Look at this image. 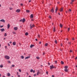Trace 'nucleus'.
<instances>
[{
  "mask_svg": "<svg viewBox=\"0 0 77 77\" xmlns=\"http://www.w3.org/2000/svg\"><path fill=\"white\" fill-rule=\"evenodd\" d=\"M13 33H14V34H16V32H14V31H13L12 32Z\"/></svg>",
  "mask_w": 77,
  "mask_h": 77,
  "instance_id": "obj_33",
  "label": "nucleus"
},
{
  "mask_svg": "<svg viewBox=\"0 0 77 77\" xmlns=\"http://www.w3.org/2000/svg\"><path fill=\"white\" fill-rule=\"evenodd\" d=\"M63 45V44H62V43H61L60 45V46L62 47V46Z\"/></svg>",
  "mask_w": 77,
  "mask_h": 77,
  "instance_id": "obj_44",
  "label": "nucleus"
},
{
  "mask_svg": "<svg viewBox=\"0 0 77 77\" xmlns=\"http://www.w3.org/2000/svg\"><path fill=\"white\" fill-rule=\"evenodd\" d=\"M49 18H50V19H51V16L50 15L49 16Z\"/></svg>",
  "mask_w": 77,
  "mask_h": 77,
  "instance_id": "obj_39",
  "label": "nucleus"
},
{
  "mask_svg": "<svg viewBox=\"0 0 77 77\" xmlns=\"http://www.w3.org/2000/svg\"><path fill=\"white\" fill-rule=\"evenodd\" d=\"M31 2V0H29V2L30 3V2Z\"/></svg>",
  "mask_w": 77,
  "mask_h": 77,
  "instance_id": "obj_61",
  "label": "nucleus"
},
{
  "mask_svg": "<svg viewBox=\"0 0 77 77\" xmlns=\"http://www.w3.org/2000/svg\"><path fill=\"white\" fill-rule=\"evenodd\" d=\"M60 26L61 28H62V27L63 26V25H62V24H60Z\"/></svg>",
  "mask_w": 77,
  "mask_h": 77,
  "instance_id": "obj_19",
  "label": "nucleus"
},
{
  "mask_svg": "<svg viewBox=\"0 0 77 77\" xmlns=\"http://www.w3.org/2000/svg\"><path fill=\"white\" fill-rule=\"evenodd\" d=\"M32 72H33V73H35V70H33V71H32Z\"/></svg>",
  "mask_w": 77,
  "mask_h": 77,
  "instance_id": "obj_43",
  "label": "nucleus"
},
{
  "mask_svg": "<svg viewBox=\"0 0 77 77\" xmlns=\"http://www.w3.org/2000/svg\"><path fill=\"white\" fill-rule=\"evenodd\" d=\"M26 12H27L28 13H29V12H30V11H29V10H26Z\"/></svg>",
  "mask_w": 77,
  "mask_h": 77,
  "instance_id": "obj_25",
  "label": "nucleus"
},
{
  "mask_svg": "<svg viewBox=\"0 0 77 77\" xmlns=\"http://www.w3.org/2000/svg\"><path fill=\"white\" fill-rule=\"evenodd\" d=\"M2 77H6V76H3Z\"/></svg>",
  "mask_w": 77,
  "mask_h": 77,
  "instance_id": "obj_62",
  "label": "nucleus"
},
{
  "mask_svg": "<svg viewBox=\"0 0 77 77\" xmlns=\"http://www.w3.org/2000/svg\"><path fill=\"white\" fill-rule=\"evenodd\" d=\"M1 32H3L5 31V30L4 29L2 28L1 29Z\"/></svg>",
  "mask_w": 77,
  "mask_h": 77,
  "instance_id": "obj_7",
  "label": "nucleus"
},
{
  "mask_svg": "<svg viewBox=\"0 0 77 77\" xmlns=\"http://www.w3.org/2000/svg\"><path fill=\"white\" fill-rule=\"evenodd\" d=\"M51 11L52 13H53V12H54V10L53 9V8L51 10Z\"/></svg>",
  "mask_w": 77,
  "mask_h": 77,
  "instance_id": "obj_14",
  "label": "nucleus"
},
{
  "mask_svg": "<svg viewBox=\"0 0 77 77\" xmlns=\"http://www.w3.org/2000/svg\"><path fill=\"white\" fill-rule=\"evenodd\" d=\"M5 57L6 59H7L8 60L9 59H10V57L9 56H8V55H5Z\"/></svg>",
  "mask_w": 77,
  "mask_h": 77,
  "instance_id": "obj_2",
  "label": "nucleus"
},
{
  "mask_svg": "<svg viewBox=\"0 0 77 77\" xmlns=\"http://www.w3.org/2000/svg\"><path fill=\"white\" fill-rule=\"evenodd\" d=\"M9 27H10V24H8V29H9Z\"/></svg>",
  "mask_w": 77,
  "mask_h": 77,
  "instance_id": "obj_13",
  "label": "nucleus"
},
{
  "mask_svg": "<svg viewBox=\"0 0 77 77\" xmlns=\"http://www.w3.org/2000/svg\"><path fill=\"white\" fill-rule=\"evenodd\" d=\"M48 65H50V63H48Z\"/></svg>",
  "mask_w": 77,
  "mask_h": 77,
  "instance_id": "obj_51",
  "label": "nucleus"
},
{
  "mask_svg": "<svg viewBox=\"0 0 77 77\" xmlns=\"http://www.w3.org/2000/svg\"><path fill=\"white\" fill-rule=\"evenodd\" d=\"M57 61H55V63H57Z\"/></svg>",
  "mask_w": 77,
  "mask_h": 77,
  "instance_id": "obj_49",
  "label": "nucleus"
},
{
  "mask_svg": "<svg viewBox=\"0 0 77 77\" xmlns=\"http://www.w3.org/2000/svg\"><path fill=\"white\" fill-rule=\"evenodd\" d=\"M14 30H15L16 31L17 30H18V27H14Z\"/></svg>",
  "mask_w": 77,
  "mask_h": 77,
  "instance_id": "obj_5",
  "label": "nucleus"
},
{
  "mask_svg": "<svg viewBox=\"0 0 77 77\" xmlns=\"http://www.w3.org/2000/svg\"><path fill=\"white\" fill-rule=\"evenodd\" d=\"M18 71H19V72H21V70L20 69H19Z\"/></svg>",
  "mask_w": 77,
  "mask_h": 77,
  "instance_id": "obj_30",
  "label": "nucleus"
},
{
  "mask_svg": "<svg viewBox=\"0 0 77 77\" xmlns=\"http://www.w3.org/2000/svg\"><path fill=\"white\" fill-rule=\"evenodd\" d=\"M38 38H40V35L39 34L38 35Z\"/></svg>",
  "mask_w": 77,
  "mask_h": 77,
  "instance_id": "obj_38",
  "label": "nucleus"
},
{
  "mask_svg": "<svg viewBox=\"0 0 77 77\" xmlns=\"http://www.w3.org/2000/svg\"><path fill=\"white\" fill-rule=\"evenodd\" d=\"M36 74H35L34 75V76H36Z\"/></svg>",
  "mask_w": 77,
  "mask_h": 77,
  "instance_id": "obj_46",
  "label": "nucleus"
},
{
  "mask_svg": "<svg viewBox=\"0 0 77 77\" xmlns=\"http://www.w3.org/2000/svg\"><path fill=\"white\" fill-rule=\"evenodd\" d=\"M39 74H40V72L39 71H38L37 73V75H39Z\"/></svg>",
  "mask_w": 77,
  "mask_h": 77,
  "instance_id": "obj_22",
  "label": "nucleus"
},
{
  "mask_svg": "<svg viewBox=\"0 0 77 77\" xmlns=\"http://www.w3.org/2000/svg\"><path fill=\"white\" fill-rule=\"evenodd\" d=\"M44 54H45V53L43 52V55H44Z\"/></svg>",
  "mask_w": 77,
  "mask_h": 77,
  "instance_id": "obj_54",
  "label": "nucleus"
},
{
  "mask_svg": "<svg viewBox=\"0 0 77 77\" xmlns=\"http://www.w3.org/2000/svg\"><path fill=\"white\" fill-rule=\"evenodd\" d=\"M75 59H77V57H75Z\"/></svg>",
  "mask_w": 77,
  "mask_h": 77,
  "instance_id": "obj_59",
  "label": "nucleus"
},
{
  "mask_svg": "<svg viewBox=\"0 0 77 77\" xmlns=\"http://www.w3.org/2000/svg\"><path fill=\"white\" fill-rule=\"evenodd\" d=\"M8 46H10V44H9V43H8Z\"/></svg>",
  "mask_w": 77,
  "mask_h": 77,
  "instance_id": "obj_47",
  "label": "nucleus"
},
{
  "mask_svg": "<svg viewBox=\"0 0 77 77\" xmlns=\"http://www.w3.org/2000/svg\"><path fill=\"white\" fill-rule=\"evenodd\" d=\"M72 40H74V38H72Z\"/></svg>",
  "mask_w": 77,
  "mask_h": 77,
  "instance_id": "obj_58",
  "label": "nucleus"
},
{
  "mask_svg": "<svg viewBox=\"0 0 77 77\" xmlns=\"http://www.w3.org/2000/svg\"><path fill=\"white\" fill-rule=\"evenodd\" d=\"M34 27H35V25L34 24H32H32H30V27L31 29H32V28Z\"/></svg>",
  "mask_w": 77,
  "mask_h": 77,
  "instance_id": "obj_3",
  "label": "nucleus"
},
{
  "mask_svg": "<svg viewBox=\"0 0 77 77\" xmlns=\"http://www.w3.org/2000/svg\"><path fill=\"white\" fill-rule=\"evenodd\" d=\"M8 63H11V61H10V60H8Z\"/></svg>",
  "mask_w": 77,
  "mask_h": 77,
  "instance_id": "obj_34",
  "label": "nucleus"
},
{
  "mask_svg": "<svg viewBox=\"0 0 77 77\" xmlns=\"http://www.w3.org/2000/svg\"><path fill=\"white\" fill-rule=\"evenodd\" d=\"M71 9H69V12H71Z\"/></svg>",
  "mask_w": 77,
  "mask_h": 77,
  "instance_id": "obj_31",
  "label": "nucleus"
},
{
  "mask_svg": "<svg viewBox=\"0 0 77 77\" xmlns=\"http://www.w3.org/2000/svg\"><path fill=\"white\" fill-rule=\"evenodd\" d=\"M0 68H3V65L1 64L0 66Z\"/></svg>",
  "mask_w": 77,
  "mask_h": 77,
  "instance_id": "obj_21",
  "label": "nucleus"
},
{
  "mask_svg": "<svg viewBox=\"0 0 77 77\" xmlns=\"http://www.w3.org/2000/svg\"><path fill=\"white\" fill-rule=\"evenodd\" d=\"M12 67H15V65H12Z\"/></svg>",
  "mask_w": 77,
  "mask_h": 77,
  "instance_id": "obj_37",
  "label": "nucleus"
},
{
  "mask_svg": "<svg viewBox=\"0 0 77 77\" xmlns=\"http://www.w3.org/2000/svg\"><path fill=\"white\" fill-rule=\"evenodd\" d=\"M20 11H21V10H20V9H17L16 11V12H17L18 13H19V12H20Z\"/></svg>",
  "mask_w": 77,
  "mask_h": 77,
  "instance_id": "obj_6",
  "label": "nucleus"
},
{
  "mask_svg": "<svg viewBox=\"0 0 77 77\" xmlns=\"http://www.w3.org/2000/svg\"><path fill=\"white\" fill-rule=\"evenodd\" d=\"M30 17L31 18H32L33 17V16L32 14H31L30 15Z\"/></svg>",
  "mask_w": 77,
  "mask_h": 77,
  "instance_id": "obj_20",
  "label": "nucleus"
},
{
  "mask_svg": "<svg viewBox=\"0 0 77 77\" xmlns=\"http://www.w3.org/2000/svg\"><path fill=\"white\" fill-rule=\"evenodd\" d=\"M74 0H72V2H74Z\"/></svg>",
  "mask_w": 77,
  "mask_h": 77,
  "instance_id": "obj_53",
  "label": "nucleus"
},
{
  "mask_svg": "<svg viewBox=\"0 0 77 77\" xmlns=\"http://www.w3.org/2000/svg\"><path fill=\"white\" fill-rule=\"evenodd\" d=\"M9 9L10 10H12V8H10Z\"/></svg>",
  "mask_w": 77,
  "mask_h": 77,
  "instance_id": "obj_41",
  "label": "nucleus"
},
{
  "mask_svg": "<svg viewBox=\"0 0 77 77\" xmlns=\"http://www.w3.org/2000/svg\"><path fill=\"white\" fill-rule=\"evenodd\" d=\"M70 52H72V51L71 50H70Z\"/></svg>",
  "mask_w": 77,
  "mask_h": 77,
  "instance_id": "obj_64",
  "label": "nucleus"
},
{
  "mask_svg": "<svg viewBox=\"0 0 77 77\" xmlns=\"http://www.w3.org/2000/svg\"><path fill=\"white\" fill-rule=\"evenodd\" d=\"M7 75L8 77H10V76H11V74L9 73H8L7 74Z\"/></svg>",
  "mask_w": 77,
  "mask_h": 77,
  "instance_id": "obj_10",
  "label": "nucleus"
},
{
  "mask_svg": "<svg viewBox=\"0 0 77 77\" xmlns=\"http://www.w3.org/2000/svg\"><path fill=\"white\" fill-rule=\"evenodd\" d=\"M36 58L37 59H39L40 58H39V57H36Z\"/></svg>",
  "mask_w": 77,
  "mask_h": 77,
  "instance_id": "obj_27",
  "label": "nucleus"
},
{
  "mask_svg": "<svg viewBox=\"0 0 77 77\" xmlns=\"http://www.w3.org/2000/svg\"><path fill=\"white\" fill-rule=\"evenodd\" d=\"M23 4H20L21 6H23Z\"/></svg>",
  "mask_w": 77,
  "mask_h": 77,
  "instance_id": "obj_52",
  "label": "nucleus"
},
{
  "mask_svg": "<svg viewBox=\"0 0 77 77\" xmlns=\"http://www.w3.org/2000/svg\"><path fill=\"white\" fill-rule=\"evenodd\" d=\"M57 10H58V9H57V7H56L55 9V13H57Z\"/></svg>",
  "mask_w": 77,
  "mask_h": 77,
  "instance_id": "obj_18",
  "label": "nucleus"
},
{
  "mask_svg": "<svg viewBox=\"0 0 77 77\" xmlns=\"http://www.w3.org/2000/svg\"><path fill=\"white\" fill-rule=\"evenodd\" d=\"M46 73L48 75V71H46Z\"/></svg>",
  "mask_w": 77,
  "mask_h": 77,
  "instance_id": "obj_40",
  "label": "nucleus"
},
{
  "mask_svg": "<svg viewBox=\"0 0 77 77\" xmlns=\"http://www.w3.org/2000/svg\"><path fill=\"white\" fill-rule=\"evenodd\" d=\"M2 76V74L0 73V77Z\"/></svg>",
  "mask_w": 77,
  "mask_h": 77,
  "instance_id": "obj_56",
  "label": "nucleus"
},
{
  "mask_svg": "<svg viewBox=\"0 0 77 77\" xmlns=\"http://www.w3.org/2000/svg\"><path fill=\"white\" fill-rule=\"evenodd\" d=\"M54 42L55 44H57V41L56 40H55L54 41Z\"/></svg>",
  "mask_w": 77,
  "mask_h": 77,
  "instance_id": "obj_28",
  "label": "nucleus"
},
{
  "mask_svg": "<svg viewBox=\"0 0 77 77\" xmlns=\"http://www.w3.org/2000/svg\"><path fill=\"white\" fill-rule=\"evenodd\" d=\"M34 47V45H31L30 46V47L31 48H32V47Z\"/></svg>",
  "mask_w": 77,
  "mask_h": 77,
  "instance_id": "obj_17",
  "label": "nucleus"
},
{
  "mask_svg": "<svg viewBox=\"0 0 77 77\" xmlns=\"http://www.w3.org/2000/svg\"><path fill=\"white\" fill-rule=\"evenodd\" d=\"M5 48H7V46H5Z\"/></svg>",
  "mask_w": 77,
  "mask_h": 77,
  "instance_id": "obj_55",
  "label": "nucleus"
},
{
  "mask_svg": "<svg viewBox=\"0 0 77 77\" xmlns=\"http://www.w3.org/2000/svg\"><path fill=\"white\" fill-rule=\"evenodd\" d=\"M48 43H46L45 44V47H47V46H48Z\"/></svg>",
  "mask_w": 77,
  "mask_h": 77,
  "instance_id": "obj_26",
  "label": "nucleus"
},
{
  "mask_svg": "<svg viewBox=\"0 0 77 77\" xmlns=\"http://www.w3.org/2000/svg\"><path fill=\"white\" fill-rule=\"evenodd\" d=\"M52 77H54V75H52Z\"/></svg>",
  "mask_w": 77,
  "mask_h": 77,
  "instance_id": "obj_60",
  "label": "nucleus"
},
{
  "mask_svg": "<svg viewBox=\"0 0 77 77\" xmlns=\"http://www.w3.org/2000/svg\"><path fill=\"white\" fill-rule=\"evenodd\" d=\"M3 27V26H0V28H2Z\"/></svg>",
  "mask_w": 77,
  "mask_h": 77,
  "instance_id": "obj_42",
  "label": "nucleus"
},
{
  "mask_svg": "<svg viewBox=\"0 0 77 77\" xmlns=\"http://www.w3.org/2000/svg\"><path fill=\"white\" fill-rule=\"evenodd\" d=\"M61 63L62 64V65H63L64 64V62H63V61H61Z\"/></svg>",
  "mask_w": 77,
  "mask_h": 77,
  "instance_id": "obj_15",
  "label": "nucleus"
},
{
  "mask_svg": "<svg viewBox=\"0 0 77 77\" xmlns=\"http://www.w3.org/2000/svg\"><path fill=\"white\" fill-rule=\"evenodd\" d=\"M7 36V34L6 33H5L4 34L5 36Z\"/></svg>",
  "mask_w": 77,
  "mask_h": 77,
  "instance_id": "obj_29",
  "label": "nucleus"
},
{
  "mask_svg": "<svg viewBox=\"0 0 77 77\" xmlns=\"http://www.w3.org/2000/svg\"><path fill=\"white\" fill-rule=\"evenodd\" d=\"M35 40L36 41H38V39L37 38H36L35 39Z\"/></svg>",
  "mask_w": 77,
  "mask_h": 77,
  "instance_id": "obj_48",
  "label": "nucleus"
},
{
  "mask_svg": "<svg viewBox=\"0 0 77 77\" xmlns=\"http://www.w3.org/2000/svg\"><path fill=\"white\" fill-rule=\"evenodd\" d=\"M20 57H21V59H23L24 57V56H21Z\"/></svg>",
  "mask_w": 77,
  "mask_h": 77,
  "instance_id": "obj_24",
  "label": "nucleus"
},
{
  "mask_svg": "<svg viewBox=\"0 0 77 77\" xmlns=\"http://www.w3.org/2000/svg\"><path fill=\"white\" fill-rule=\"evenodd\" d=\"M39 44H41V42H39Z\"/></svg>",
  "mask_w": 77,
  "mask_h": 77,
  "instance_id": "obj_50",
  "label": "nucleus"
},
{
  "mask_svg": "<svg viewBox=\"0 0 77 77\" xmlns=\"http://www.w3.org/2000/svg\"><path fill=\"white\" fill-rule=\"evenodd\" d=\"M33 69H31L30 70L31 72H33Z\"/></svg>",
  "mask_w": 77,
  "mask_h": 77,
  "instance_id": "obj_36",
  "label": "nucleus"
},
{
  "mask_svg": "<svg viewBox=\"0 0 77 77\" xmlns=\"http://www.w3.org/2000/svg\"><path fill=\"white\" fill-rule=\"evenodd\" d=\"M69 30H70V28H68V32H69Z\"/></svg>",
  "mask_w": 77,
  "mask_h": 77,
  "instance_id": "obj_32",
  "label": "nucleus"
},
{
  "mask_svg": "<svg viewBox=\"0 0 77 77\" xmlns=\"http://www.w3.org/2000/svg\"><path fill=\"white\" fill-rule=\"evenodd\" d=\"M53 30L54 32H55L56 31V30L55 29V28H54H54Z\"/></svg>",
  "mask_w": 77,
  "mask_h": 77,
  "instance_id": "obj_35",
  "label": "nucleus"
},
{
  "mask_svg": "<svg viewBox=\"0 0 77 77\" xmlns=\"http://www.w3.org/2000/svg\"><path fill=\"white\" fill-rule=\"evenodd\" d=\"M63 8H61L60 10V12H62V11H63Z\"/></svg>",
  "mask_w": 77,
  "mask_h": 77,
  "instance_id": "obj_23",
  "label": "nucleus"
},
{
  "mask_svg": "<svg viewBox=\"0 0 77 77\" xmlns=\"http://www.w3.org/2000/svg\"><path fill=\"white\" fill-rule=\"evenodd\" d=\"M18 77H20V75H18Z\"/></svg>",
  "mask_w": 77,
  "mask_h": 77,
  "instance_id": "obj_63",
  "label": "nucleus"
},
{
  "mask_svg": "<svg viewBox=\"0 0 77 77\" xmlns=\"http://www.w3.org/2000/svg\"><path fill=\"white\" fill-rule=\"evenodd\" d=\"M30 56H28L25 58V59H29V58H30Z\"/></svg>",
  "mask_w": 77,
  "mask_h": 77,
  "instance_id": "obj_9",
  "label": "nucleus"
},
{
  "mask_svg": "<svg viewBox=\"0 0 77 77\" xmlns=\"http://www.w3.org/2000/svg\"><path fill=\"white\" fill-rule=\"evenodd\" d=\"M13 45H16V42H14L13 43Z\"/></svg>",
  "mask_w": 77,
  "mask_h": 77,
  "instance_id": "obj_12",
  "label": "nucleus"
},
{
  "mask_svg": "<svg viewBox=\"0 0 77 77\" xmlns=\"http://www.w3.org/2000/svg\"><path fill=\"white\" fill-rule=\"evenodd\" d=\"M25 21H26V19H25V18H23V19L22 20L23 23H24Z\"/></svg>",
  "mask_w": 77,
  "mask_h": 77,
  "instance_id": "obj_11",
  "label": "nucleus"
},
{
  "mask_svg": "<svg viewBox=\"0 0 77 77\" xmlns=\"http://www.w3.org/2000/svg\"><path fill=\"white\" fill-rule=\"evenodd\" d=\"M0 21H1L2 22H3V23H5V20L4 19H2L0 20Z\"/></svg>",
  "mask_w": 77,
  "mask_h": 77,
  "instance_id": "obj_8",
  "label": "nucleus"
},
{
  "mask_svg": "<svg viewBox=\"0 0 77 77\" xmlns=\"http://www.w3.org/2000/svg\"><path fill=\"white\" fill-rule=\"evenodd\" d=\"M50 69H53V68H54V66H53V65H52V66H50Z\"/></svg>",
  "mask_w": 77,
  "mask_h": 77,
  "instance_id": "obj_4",
  "label": "nucleus"
},
{
  "mask_svg": "<svg viewBox=\"0 0 77 77\" xmlns=\"http://www.w3.org/2000/svg\"><path fill=\"white\" fill-rule=\"evenodd\" d=\"M22 21H23V20H22V19H21V20H20V22Z\"/></svg>",
  "mask_w": 77,
  "mask_h": 77,
  "instance_id": "obj_45",
  "label": "nucleus"
},
{
  "mask_svg": "<svg viewBox=\"0 0 77 77\" xmlns=\"http://www.w3.org/2000/svg\"><path fill=\"white\" fill-rule=\"evenodd\" d=\"M10 44H12V42H10Z\"/></svg>",
  "mask_w": 77,
  "mask_h": 77,
  "instance_id": "obj_57",
  "label": "nucleus"
},
{
  "mask_svg": "<svg viewBox=\"0 0 77 77\" xmlns=\"http://www.w3.org/2000/svg\"><path fill=\"white\" fill-rule=\"evenodd\" d=\"M64 68H65L64 71L65 72H68V69H67V68H68V66H65Z\"/></svg>",
  "mask_w": 77,
  "mask_h": 77,
  "instance_id": "obj_1",
  "label": "nucleus"
},
{
  "mask_svg": "<svg viewBox=\"0 0 77 77\" xmlns=\"http://www.w3.org/2000/svg\"><path fill=\"white\" fill-rule=\"evenodd\" d=\"M25 35L26 36H28V35H29V33L28 32H26L25 33Z\"/></svg>",
  "mask_w": 77,
  "mask_h": 77,
  "instance_id": "obj_16",
  "label": "nucleus"
}]
</instances>
